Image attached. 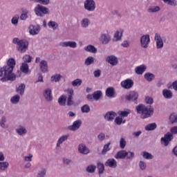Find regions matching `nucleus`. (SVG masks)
<instances>
[{
    "instance_id": "41",
    "label": "nucleus",
    "mask_w": 177,
    "mask_h": 177,
    "mask_svg": "<svg viewBox=\"0 0 177 177\" xmlns=\"http://www.w3.org/2000/svg\"><path fill=\"white\" fill-rule=\"evenodd\" d=\"M157 128V124L150 123L145 127V131H154Z\"/></svg>"
},
{
    "instance_id": "24",
    "label": "nucleus",
    "mask_w": 177,
    "mask_h": 177,
    "mask_svg": "<svg viewBox=\"0 0 177 177\" xmlns=\"http://www.w3.org/2000/svg\"><path fill=\"white\" fill-rule=\"evenodd\" d=\"M15 131L19 136H24L27 133V129L21 125L15 129Z\"/></svg>"
},
{
    "instance_id": "19",
    "label": "nucleus",
    "mask_w": 177,
    "mask_h": 177,
    "mask_svg": "<svg viewBox=\"0 0 177 177\" xmlns=\"http://www.w3.org/2000/svg\"><path fill=\"white\" fill-rule=\"evenodd\" d=\"M105 166L110 168H117V160L114 158L108 159L105 162Z\"/></svg>"
},
{
    "instance_id": "54",
    "label": "nucleus",
    "mask_w": 177,
    "mask_h": 177,
    "mask_svg": "<svg viewBox=\"0 0 177 177\" xmlns=\"http://www.w3.org/2000/svg\"><path fill=\"white\" fill-rule=\"evenodd\" d=\"M62 78V75H55L51 77V82H59L60 79Z\"/></svg>"
},
{
    "instance_id": "42",
    "label": "nucleus",
    "mask_w": 177,
    "mask_h": 177,
    "mask_svg": "<svg viewBox=\"0 0 177 177\" xmlns=\"http://www.w3.org/2000/svg\"><path fill=\"white\" fill-rule=\"evenodd\" d=\"M93 63H95V58H93V57H87L84 62L85 66H91V64H93Z\"/></svg>"
},
{
    "instance_id": "32",
    "label": "nucleus",
    "mask_w": 177,
    "mask_h": 177,
    "mask_svg": "<svg viewBox=\"0 0 177 177\" xmlns=\"http://www.w3.org/2000/svg\"><path fill=\"white\" fill-rule=\"evenodd\" d=\"M145 80H146L148 82H151L156 78V75L153 73H147L144 75Z\"/></svg>"
},
{
    "instance_id": "62",
    "label": "nucleus",
    "mask_w": 177,
    "mask_h": 177,
    "mask_svg": "<svg viewBox=\"0 0 177 177\" xmlns=\"http://www.w3.org/2000/svg\"><path fill=\"white\" fill-rule=\"evenodd\" d=\"M115 122L117 125H121L122 124V118H120V116L116 117L115 119Z\"/></svg>"
},
{
    "instance_id": "37",
    "label": "nucleus",
    "mask_w": 177,
    "mask_h": 177,
    "mask_svg": "<svg viewBox=\"0 0 177 177\" xmlns=\"http://www.w3.org/2000/svg\"><path fill=\"white\" fill-rule=\"evenodd\" d=\"M67 139H68V136L67 135L61 136L57 140V147H60V145H62V143H63V142H66Z\"/></svg>"
},
{
    "instance_id": "63",
    "label": "nucleus",
    "mask_w": 177,
    "mask_h": 177,
    "mask_svg": "<svg viewBox=\"0 0 177 177\" xmlns=\"http://www.w3.org/2000/svg\"><path fill=\"white\" fill-rule=\"evenodd\" d=\"M97 138L100 140V142H102V140H104L106 139V135L103 133H100L98 136Z\"/></svg>"
},
{
    "instance_id": "15",
    "label": "nucleus",
    "mask_w": 177,
    "mask_h": 177,
    "mask_svg": "<svg viewBox=\"0 0 177 177\" xmlns=\"http://www.w3.org/2000/svg\"><path fill=\"white\" fill-rule=\"evenodd\" d=\"M44 97L46 102H52L53 100V95H52V90L46 88L44 93Z\"/></svg>"
},
{
    "instance_id": "14",
    "label": "nucleus",
    "mask_w": 177,
    "mask_h": 177,
    "mask_svg": "<svg viewBox=\"0 0 177 177\" xmlns=\"http://www.w3.org/2000/svg\"><path fill=\"white\" fill-rule=\"evenodd\" d=\"M121 86L122 88H124V89H131V88L133 86V80L127 79L121 82Z\"/></svg>"
},
{
    "instance_id": "56",
    "label": "nucleus",
    "mask_w": 177,
    "mask_h": 177,
    "mask_svg": "<svg viewBox=\"0 0 177 177\" xmlns=\"http://www.w3.org/2000/svg\"><path fill=\"white\" fill-rule=\"evenodd\" d=\"M23 60L24 63H31V60H32V57L28 55H26L23 57Z\"/></svg>"
},
{
    "instance_id": "61",
    "label": "nucleus",
    "mask_w": 177,
    "mask_h": 177,
    "mask_svg": "<svg viewBox=\"0 0 177 177\" xmlns=\"http://www.w3.org/2000/svg\"><path fill=\"white\" fill-rule=\"evenodd\" d=\"M145 102L147 103V104H153V97L147 96L145 97Z\"/></svg>"
},
{
    "instance_id": "59",
    "label": "nucleus",
    "mask_w": 177,
    "mask_h": 177,
    "mask_svg": "<svg viewBox=\"0 0 177 177\" xmlns=\"http://www.w3.org/2000/svg\"><path fill=\"white\" fill-rule=\"evenodd\" d=\"M5 122H6V118L5 116H3L0 121V126L1 127V128H4V129L7 128L6 125H5Z\"/></svg>"
},
{
    "instance_id": "10",
    "label": "nucleus",
    "mask_w": 177,
    "mask_h": 177,
    "mask_svg": "<svg viewBox=\"0 0 177 177\" xmlns=\"http://www.w3.org/2000/svg\"><path fill=\"white\" fill-rule=\"evenodd\" d=\"M82 125V121L81 120H77L73 122L72 125L68 127V131H75L80 129V127Z\"/></svg>"
},
{
    "instance_id": "17",
    "label": "nucleus",
    "mask_w": 177,
    "mask_h": 177,
    "mask_svg": "<svg viewBox=\"0 0 177 177\" xmlns=\"http://www.w3.org/2000/svg\"><path fill=\"white\" fill-rule=\"evenodd\" d=\"M41 30V27L39 25L34 26L31 25L29 27V32L30 35H37V34L39 33V31Z\"/></svg>"
},
{
    "instance_id": "25",
    "label": "nucleus",
    "mask_w": 177,
    "mask_h": 177,
    "mask_svg": "<svg viewBox=\"0 0 177 177\" xmlns=\"http://www.w3.org/2000/svg\"><path fill=\"white\" fill-rule=\"evenodd\" d=\"M48 169L46 167H41L39 169L36 177H46Z\"/></svg>"
},
{
    "instance_id": "7",
    "label": "nucleus",
    "mask_w": 177,
    "mask_h": 177,
    "mask_svg": "<svg viewBox=\"0 0 177 177\" xmlns=\"http://www.w3.org/2000/svg\"><path fill=\"white\" fill-rule=\"evenodd\" d=\"M139 97V93L136 91H131L129 95H126L125 98L127 102H135L136 104H138L136 100Z\"/></svg>"
},
{
    "instance_id": "1",
    "label": "nucleus",
    "mask_w": 177,
    "mask_h": 177,
    "mask_svg": "<svg viewBox=\"0 0 177 177\" xmlns=\"http://www.w3.org/2000/svg\"><path fill=\"white\" fill-rule=\"evenodd\" d=\"M16 66V61L13 58H10L7 62V65L0 68V81L6 82V81H15L16 75L13 73V68Z\"/></svg>"
},
{
    "instance_id": "8",
    "label": "nucleus",
    "mask_w": 177,
    "mask_h": 177,
    "mask_svg": "<svg viewBox=\"0 0 177 177\" xmlns=\"http://www.w3.org/2000/svg\"><path fill=\"white\" fill-rule=\"evenodd\" d=\"M174 139V134L171 132H167L165 134L164 137L160 138L161 142H164L165 147L169 145V142H171Z\"/></svg>"
},
{
    "instance_id": "20",
    "label": "nucleus",
    "mask_w": 177,
    "mask_h": 177,
    "mask_svg": "<svg viewBox=\"0 0 177 177\" xmlns=\"http://www.w3.org/2000/svg\"><path fill=\"white\" fill-rule=\"evenodd\" d=\"M115 115H117V113L114 111H108L104 115V118L106 120V121H113L114 118H115Z\"/></svg>"
},
{
    "instance_id": "4",
    "label": "nucleus",
    "mask_w": 177,
    "mask_h": 177,
    "mask_svg": "<svg viewBox=\"0 0 177 177\" xmlns=\"http://www.w3.org/2000/svg\"><path fill=\"white\" fill-rule=\"evenodd\" d=\"M84 9L88 12H94L95 9H96L95 0H86L84 1Z\"/></svg>"
},
{
    "instance_id": "3",
    "label": "nucleus",
    "mask_w": 177,
    "mask_h": 177,
    "mask_svg": "<svg viewBox=\"0 0 177 177\" xmlns=\"http://www.w3.org/2000/svg\"><path fill=\"white\" fill-rule=\"evenodd\" d=\"M34 12L38 17H44L45 15H49V8L37 4L34 9Z\"/></svg>"
},
{
    "instance_id": "43",
    "label": "nucleus",
    "mask_w": 177,
    "mask_h": 177,
    "mask_svg": "<svg viewBox=\"0 0 177 177\" xmlns=\"http://www.w3.org/2000/svg\"><path fill=\"white\" fill-rule=\"evenodd\" d=\"M86 171L88 172V174H94L95 171H96V166L90 165L86 167Z\"/></svg>"
},
{
    "instance_id": "64",
    "label": "nucleus",
    "mask_w": 177,
    "mask_h": 177,
    "mask_svg": "<svg viewBox=\"0 0 177 177\" xmlns=\"http://www.w3.org/2000/svg\"><path fill=\"white\" fill-rule=\"evenodd\" d=\"M170 132L173 135H176L177 134V126H174V127H171L170 129Z\"/></svg>"
},
{
    "instance_id": "48",
    "label": "nucleus",
    "mask_w": 177,
    "mask_h": 177,
    "mask_svg": "<svg viewBox=\"0 0 177 177\" xmlns=\"http://www.w3.org/2000/svg\"><path fill=\"white\" fill-rule=\"evenodd\" d=\"M81 111L82 113H88L91 111V107L88 104H84L81 107Z\"/></svg>"
},
{
    "instance_id": "31",
    "label": "nucleus",
    "mask_w": 177,
    "mask_h": 177,
    "mask_svg": "<svg viewBox=\"0 0 177 177\" xmlns=\"http://www.w3.org/2000/svg\"><path fill=\"white\" fill-rule=\"evenodd\" d=\"M66 102H67V95H62L58 98L59 106H66Z\"/></svg>"
},
{
    "instance_id": "60",
    "label": "nucleus",
    "mask_w": 177,
    "mask_h": 177,
    "mask_svg": "<svg viewBox=\"0 0 177 177\" xmlns=\"http://www.w3.org/2000/svg\"><path fill=\"white\" fill-rule=\"evenodd\" d=\"M138 165L142 171H145V169H146V162L140 160L138 163Z\"/></svg>"
},
{
    "instance_id": "12",
    "label": "nucleus",
    "mask_w": 177,
    "mask_h": 177,
    "mask_svg": "<svg viewBox=\"0 0 177 177\" xmlns=\"http://www.w3.org/2000/svg\"><path fill=\"white\" fill-rule=\"evenodd\" d=\"M111 41V37H110V35L106 34V33H102L101 36L100 37V41L103 45H107Z\"/></svg>"
},
{
    "instance_id": "26",
    "label": "nucleus",
    "mask_w": 177,
    "mask_h": 177,
    "mask_svg": "<svg viewBox=\"0 0 177 177\" xmlns=\"http://www.w3.org/2000/svg\"><path fill=\"white\" fill-rule=\"evenodd\" d=\"M147 68V67L145 64L137 66L136 68V73L138 74L139 75H142V74L146 71Z\"/></svg>"
},
{
    "instance_id": "5",
    "label": "nucleus",
    "mask_w": 177,
    "mask_h": 177,
    "mask_svg": "<svg viewBox=\"0 0 177 177\" xmlns=\"http://www.w3.org/2000/svg\"><path fill=\"white\" fill-rule=\"evenodd\" d=\"M154 113V108L151 107V106H147L143 111L142 114V118H149V117H151L153 113Z\"/></svg>"
},
{
    "instance_id": "39",
    "label": "nucleus",
    "mask_w": 177,
    "mask_h": 177,
    "mask_svg": "<svg viewBox=\"0 0 177 177\" xmlns=\"http://www.w3.org/2000/svg\"><path fill=\"white\" fill-rule=\"evenodd\" d=\"M21 20H27L28 19V10L22 8V14L20 16Z\"/></svg>"
},
{
    "instance_id": "13",
    "label": "nucleus",
    "mask_w": 177,
    "mask_h": 177,
    "mask_svg": "<svg viewBox=\"0 0 177 177\" xmlns=\"http://www.w3.org/2000/svg\"><path fill=\"white\" fill-rule=\"evenodd\" d=\"M78 151L80 154H83L84 156H86V154H89V153H91L89 148L86 147V145L82 143L78 145Z\"/></svg>"
},
{
    "instance_id": "57",
    "label": "nucleus",
    "mask_w": 177,
    "mask_h": 177,
    "mask_svg": "<svg viewBox=\"0 0 177 177\" xmlns=\"http://www.w3.org/2000/svg\"><path fill=\"white\" fill-rule=\"evenodd\" d=\"M134 157H135V153L131 151H127L126 158H127V160H132L133 158H134Z\"/></svg>"
},
{
    "instance_id": "35",
    "label": "nucleus",
    "mask_w": 177,
    "mask_h": 177,
    "mask_svg": "<svg viewBox=\"0 0 177 177\" xmlns=\"http://www.w3.org/2000/svg\"><path fill=\"white\" fill-rule=\"evenodd\" d=\"M97 168L98 169L99 175H102L104 172V165L101 162L97 163Z\"/></svg>"
},
{
    "instance_id": "47",
    "label": "nucleus",
    "mask_w": 177,
    "mask_h": 177,
    "mask_svg": "<svg viewBox=\"0 0 177 177\" xmlns=\"http://www.w3.org/2000/svg\"><path fill=\"white\" fill-rule=\"evenodd\" d=\"M167 5H169L170 6H177L176 0H162Z\"/></svg>"
},
{
    "instance_id": "46",
    "label": "nucleus",
    "mask_w": 177,
    "mask_h": 177,
    "mask_svg": "<svg viewBox=\"0 0 177 177\" xmlns=\"http://www.w3.org/2000/svg\"><path fill=\"white\" fill-rule=\"evenodd\" d=\"M102 91H97L93 93V97L94 100H99V99L102 97Z\"/></svg>"
},
{
    "instance_id": "33",
    "label": "nucleus",
    "mask_w": 177,
    "mask_h": 177,
    "mask_svg": "<svg viewBox=\"0 0 177 177\" xmlns=\"http://www.w3.org/2000/svg\"><path fill=\"white\" fill-rule=\"evenodd\" d=\"M20 70L21 73H24V74H28V71H30L28 68V64L27 63H22Z\"/></svg>"
},
{
    "instance_id": "23",
    "label": "nucleus",
    "mask_w": 177,
    "mask_h": 177,
    "mask_svg": "<svg viewBox=\"0 0 177 177\" xmlns=\"http://www.w3.org/2000/svg\"><path fill=\"white\" fill-rule=\"evenodd\" d=\"M39 67L42 73H48V62H46V60L41 61V62L39 63Z\"/></svg>"
},
{
    "instance_id": "21",
    "label": "nucleus",
    "mask_w": 177,
    "mask_h": 177,
    "mask_svg": "<svg viewBox=\"0 0 177 177\" xmlns=\"http://www.w3.org/2000/svg\"><path fill=\"white\" fill-rule=\"evenodd\" d=\"M16 92L21 96L24 95V92H26V84H20L17 87H16Z\"/></svg>"
},
{
    "instance_id": "28",
    "label": "nucleus",
    "mask_w": 177,
    "mask_h": 177,
    "mask_svg": "<svg viewBox=\"0 0 177 177\" xmlns=\"http://www.w3.org/2000/svg\"><path fill=\"white\" fill-rule=\"evenodd\" d=\"M162 95L165 99H172L173 93L171 90L163 89Z\"/></svg>"
},
{
    "instance_id": "30",
    "label": "nucleus",
    "mask_w": 177,
    "mask_h": 177,
    "mask_svg": "<svg viewBox=\"0 0 177 177\" xmlns=\"http://www.w3.org/2000/svg\"><path fill=\"white\" fill-rule=\"evenodd\" d=\"M122 30H117L114 34V38L113 41L117 42V41H121V38H122Z\"/></svg>"
},
{
    "instance_id": "6",
    "label": "nucleus",
    "mask_w": 177,
    "mask_h": 177,
    "mask_svg": "<svg viewBox=\"0 0 177 177\" xmlns=\"http://www.w3.org/2000/svg\"><path fill=\"white\" fill-rule=\"evenodd\" d=\"M149 44H150V35H144L140 37V45L142 48L147 49L149 48Z\"/></svg>"
},
{
    "instance_id": "52",
    "label": "nucleus",
    "mask_w": 177,
    "mask_h": 177,
    "mask_svg": "<svg viewBox=\"0 0 177 177\" xmlns=\"http://www.w3.org/2000/svg\"><path fill=\"white\" fill-rule=\"evenodd\" d=\"M125 146H127V140H125V138H122L120 140V147L122 149V150H124L125 149Z\"/></svg>"
},
{
    "instance_id": "11",
    "label": "nucleus",
    "mask_w": 177,
    "mask_h": 177,
    "mask_svg": "<svg viewBox=\"0 0 177 177\" xmlns=\"http://www.w3.org/2000/svg\"><path fill=\"white\" fill-rule=\"evenodd\" d=\"M154 39L156 43L157 49H162V48H164V41H162V38H161V35H160L158 33H156Z\"/></svg>"
},
{
    "instance_id": "49",
    "label": "nucleus",
    "mask_w": 177,
    "mask_h": 177,
    "mask_svg": "<svg viewBox=\"0 0 177 177\" xmlns=\"http://www.w3.org/2000/svg\"><path fill=\"white\" fill-rule=\"evenodd\" d=\"M131 113V110L127 109V111H120L118 114L121 117H128V115Z\"/></svg>"
},
{
    "instance_id": "9",
    "label": "nucleus",
    "mask_w": 177,
    "mask_h": 177,
    "mask_svg": "<svg viewBox=\"0 0 177 177\" xmlns=\"http://www.w3.org/2000/svg\"><path fill=\"white\" fill-rule=\"evenodd\" d=\"M68 93V97H66L67 106H73L74 104V101H73V95H74V90L73 88H68L66 90Z\"/></svg>"
},
{
    "instance_id": "18",
    "label": "nucleus",
    "mask_w": 177,
    "mask_h": 177,
    "mask_svg": "<svg viewBox=\"0 0 177 177\" xmlns=\"http://www.w3.org/2000/svg\"><path fill=\"white\" fill-rule=\"evenodd\" d=\"M106 62L111 66H117L118 64V59L114 55H110L106 57Z\"/></svg>"
},
{
    "instance_id": "58",
    "label": "nucleus",
    "mask_w": 177,
    "mask_h": 177,
    "mask_svg": "<svg viewBox=\"0 0 177 177\" xmlns=\"http://www.w3.org/2000/svg\"><path fill=\"white\" fill-rule=\"evenodd\" d=\"M19 17L18 15L13 17L11 19L12 24H13L14 26H17V24H19Z\"/></svg>"
},
{
    "instance_id": "40",
    "label": "nucleus",
    "mask_w": 177,
    "mask_h": 177,
    "mask_svg": "<svg viewBox=\"0 0 177 177\" xmlns=\"http://www.w3.org/2000/svg\"><path fill=\"white\" fill-rule=\"evenodd\" d=\"M142 156L145 160H153L154 158V156L147 151L142 152Z\"/></svg>"
},
{
    "instance_id": "36",
    "label": "nucleus",
    "mask_w": 177,
    "mask_h": 177,
    "mask_svg": "<svg viewBox=\"0 0 177 177\" xmlns=\"http://www.w3.org/2000/svg\"><path fill=\"white\" fill-rule=\"evenodd\" d=\"M89 24H91V21L88 18H84L81 21V26L83 28H87L89 27Z\"/></svg>"
},
{
    "instance_id": "51",
    "label": "nucleus",
    "mask_w": 177,
    "mask_h": 177,
    "mask_svg": "<svg viewBox=\"0 0 177 177\" xmlns=\"http://www.w3.org/2000/svg\"><path fill=\"white\" fill-rule=\"evenodd\" d=\"M169 120L171 124H177V115H170Z\"/></svg>"
},
{
    "instance_id": "16",
    "label": "nucleus",
    "mask_w": 177,
    "mask_h": 177,
    "mask_svg": "<svg viewBox=\"0 0 177 177\" xmlns=\"http://www.w3.org/2000/svg\"><path fill=\"white\" fill-rule=\"evenodd\" d=\"M59 46H62V48H77V42L75 41H63L59 43Z\"/></svg>"
},
{
    "instance_id": "53",
    "label": "nucleus",
    "mask_w": 177,
    "mask_h": 177,
    "mask_svg": "<svg viewBox=\"0 0 177 177\" xmlns=\"http://www.w3.org/2000/svg\"><path fill=\"white\" fill-rule=\"evenodd\" d=\"M82 84V80L76 79L72 82L73 86H80Z\"/></svg>"
},
{
    "instance_id": "22",
    "label": "nucleus",
    "mask_w": 177,
    "mask_h": 177,
    "mask_svg": "<svg viewBox=\"0 0 177 177\" xmlns=\"http://www.w3.org/2000/svg\"><path fill=\"white\" fill-rule=\"evenodd\" d=\"M115 158H116V160H124V158H127V151L125 150L119 151L115 155Z\"/></svg>"
},
{
    "instance_id": "44",
    "label": "nucleus",
    "mask_w": 177,
    "mask_h": 177,
    "mask_svg": "<svg viewBox=\"0 0 177 177\" xmlns=\"http://www.w3.org/2000/svg\"><path fill=\"white\" fill-rule=\"evenodd\" d=\"M110 145H111V142H109L106 145H104L103 149L102 151V154L104 156L107 151H110Z\"/></svg>"
},
{
    "instance_id": "38",
    "label": "nucleus",
    "mask_w": 177,
    "mask_h": 177,
    "mask_svg": "<svg viewBox=\"0 0 177 177\" xmlns=\"http://www.w3.org/2000/svg\"><path fill=\"white\" fill-rule=\"evenodd\" d=\"M20 102V95L17 94L10 98V102L12 104H17Z\"/></svg>"
},
{
    "instance_id": "45",
    "label": "nucleus",
    "mask_w": 177,
    "mask_h": 177,
    "mask_svg": "<svg viewBox=\"0 0 177 177\" xmlns=\"http://www.w3.org/2000/svg\"><path fill=\"white\" fill-rule=\"evenodd\" d=\"M48 26L50 28H53V30H56L59 27V24L53 21H50L48 23Z\"/></svg>"
},
{
    "instance_id": "2",
    "label": "nucleus",
    "mask_w": 177,
    "mask_h": 177,
    "mask_svg": "<svg viewBox=\"0 0 177 177\" xmlns=\"http://www.w3.org/2000/svg\"><path fill=\"white\" fill-rule=\"evenodd\" d=\"M12 44L17 45V50L19 53H26L28 49V41L26 39H20L17 37L12 39Z\"/></svg>"
},
{
    "instance_id": "29",
    "label": "nucleus",
    "mask_w": 177,
    "mask_h": 177,
    "mask_svg": "<svg viewBox=\"0 0 177 177\" xmlns=\"http://www.w3.org/2000/svg\"><path fill=\"white\" fill-rule=\"evenodd\" d=\"M115 95V91L114 90V88L113 87H109L106 90V96L107 97H114Z\"/></svg>"
},
{
    "instance_id": "27",
    "label": "nucleus",
    "mask_w": 177,
    "mask_h": 177,
    "mask_svg": "<svg viewBox=\"0 0 177 177\" xmlns=\"http://www.w3.org/2000/svg\"><path fill=\"white\" fill-rule=\"evenodd\" d=\"M84 50H86V52H89L90 53H97V48H96V47H95V46L92 44H89L87 46L84 47Z\"/></svg>"
},
{
    "instance_id": "50",
    "label": "nucleus",
    "mask_w": 177,
    "mask_h": 177,
    "mask_svg": "<svg viewBox=\"0 0 177 177\" xmlns=\"http://www.w3.org/2000/svg\"><path fill=\"white\" fill-rule=\"evenodd\" d=\"M9 167V162H0V169L5 171Z\"/></svg>"
},
{
    "instance_id": "34",
    "label": "nucleus",
    "mask_w": 177,
    "mask_h": 177,
    "mask_svg": "<svg viewBox=\"0 0 177 177\" xmlns=\"http://www.w3.org/2000/svg\"><path fill=\"white\" fill-rule=\"evenodd\" d=\"M145 109H146V105L143 104H140L136 107V110L138 114H142Z\"/></svg>"
},
{
    "instance_id": "55",
    "label": "nucleus",
    "mask_w": 177,
    "mask_h": 177,
    "mask_svg": "<svg viewBox=\"0 0 177 177\" xmlns=\"http://www.w3.org/2000/svg\"><path fill=\"white\" fill-rule=\"evenodd\" d=\"M160 10V8L158 6H152L148 9V12L149 13H156V12H158Z\"/></svg>"
}]
</instances>
